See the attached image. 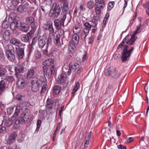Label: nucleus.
Here are the masks:
<instances>
[{"label": "nucleus", "instance_id": "nucleus-1", "mask_svg": "<svg viewBox=\"0 0 149 149\" xmlns=\"http://www.w3.org/2000/svg\"><path fill=\"white\" fill-rule=\"evenodd\" d=\"M128 47V46H124L123 47V50L121 57V61L123 62H125L129 60L131 54L134 49V47H131L129 50H127Z\"/></svg>", "mask_w": 149, "mask_h": 149}, {"label": "nucleus", "instance_id": "nucleus-2", "mask_svg": "<svg viewBox=\"0 0 149 149\" xmlns=\"http://www.w3.org/2000/svg\"><path fill=\"white\" fill-rule=\"evenodd\" d=\"M104 74L106 76L110 75L112 77L115 78H118L120 75L116 68L113 67H111L105 70Z\"/></svg>", "mask_w": 149, "mask_h": 149}, {"label": "nucleus", "instance_id": "nucleus-3", "mask_svg": "<svg viewBox=\"0 0 149 149\" xmlns=\"http://www.w3.org/2000/svg\"><path fill=\"white\" fill-rule=\"evenodd\" d=\"M53 5H55V6L54 8L53 7L50 10L49 13V15L50 17L57 18L58 17L61 12V7L59 5H56L55 4Z\"/></svg>", "mask_w": 149, "mask_h": 149}, {"label": "nucleus", "instance_id": "nucleus-4", "mask_svg": "<svg viewBox=\"0 0 149 149\" xmlns=\"http://www.w3.org/2000/svg\"><path fill=\"white\" fill-rule=\"evenodd\" d=\"M20 110V106H18L16 107L15 112L11 117V120L8 119L6 120L5 122V125L7 126H9L12 124L13 121L15 120L18 116Z\"/></svg>", "mask_w": 149, "mask_h": 149}, {"label": "nucleus", "instance_id": "nucleus-5", "mask_svg": "<svg viewBox=\"0 0 149 149\" xmlns=\"http://www.w3.org/2000/svg\"><path fill=\"white\" fill-rule=\"evenodd\" d=\"M29 116L26 114H22L15 121V124L18 125L19 123L24 124L29 119Z\"/></svg>", "mask_w": 149, "mask_h": 149}, {"label": "nucleus", "instance_id": "nucleus-6", "mask_svg": "<svg viewBox=\"0 0 149 149\" xmlns=\"http://www.w3.org/2000/svg\"><path fill=\"white\" fill-rule=\"evenodd\" d=\"M27 82L25 80L23 77L19 78L17 82V87L20 88H23L25 87L27 85Z\"/></svg>", "mask_w": 149, "mask_h": 149}, {"label": "nucleus", "instance_id": "nucleus-7", "mask_svg": "<svg viewBox=\"0 0 149 149\" xmlns=\"http://www.w3.org/2000/svg\"><path fill=\"white\" fill-rule=\"evenodd\" d=\"M17 135L15 132H13L11 133L9 136L8 139L6 140L7 143L8 144H12L15 141Z\"/></svg>", "mask_w": 149, "mask_h": 149}, {"label": "nucleus", "instance_id": "nucleus-8", "mask_svg": "<svg viewBox=\"0 0 149 149\" xmlns=\"http://www.w3.org/2000/svg\"><path fill=\"white\" fill-rule=\"evenodd\" d=\"M44 27L45 29L49 30L50 36H54L55 35L56 32L54 31L52 23H47L44 25Z\"/></svg>", "mask_w": 149, "mask_h": 149}, {"label": "nucleus", "instance_id": "nucleus-9", "mask_svg": "<svg viewBox=\"0 0 149 149\" xmlns=\"http://www.w3.org/2000/svg\"><path fill=\"white\" fill-rule=\"evenodd\" d=\"M47 40L46 37L44 36L39 37L38 39V45L40 48H42L46 44V41Z\"/></svg>", "mask_w": 149, "mask_h": 149}, {"label": "nucleus", "instance_id": "nucleus-10", "mask_svg": "<svg viewBox=\"0 0 149 149\" xmlns=\"http://www.w3.org/2000/svg\"><path fill=\"white\" fill-rule=\"evenodd\" d=\"M66 76L65 74H61L56 79L57 82L58 84H62L65 80Z\"/></svg>", "mask_w": 149, "mask_h": 149}, {"label": "nucleus", "instance_id": "nucleus-11", "mask_svg": "<svg viewBox=\"0 0 149 149\" xmlns=\"http://www.w3.org/2000/svg\"><path fill=\"white\" fill-rule=\"evenodd\" d=\"M32 90L33 91L36 92L39 90V85L36 81H33L31 83Z\"/></svg>", "mask_w": 149, "mask_h": 149}, {"label": "nucleus", "instance_id": "nucleus-12", "mask_svg": "<svg viewBox=\"0 0 149 149\" xmlns=\"http://www.w3.org/2000/svg\"><path fill=\"white\" fill-rule=\"evenodd\" d=\"M13 70H15V75H17V73L18 72L23 73L25 71V69L22 65H19L17 67L13 69Z\"/></svg>", "mask_w": 149, "mask_h": 149}, {"label": "nucleus", "instance_id": "nucleus-13", "mask_svg": "<svg viewBox=\"0 0 149 149\" xmlns=\"http://www.w3.org/2000/svg\"><path fill=\"white\" fill-rule=\"evenodd\" d=\"M10 43L17 46H20L21 45L20 41L15 38H13L10 39Z\"/></svg>", "mask_w": 149, "mask_h": 149}, {"label": "nucleus", "instance_id": "nucleus-14", "mask_svg": "<svg viewBox=\"0 0 149 149\" xmlns=\"http://www.w3.org/2000/svg\"><path fill=\"white\" fill-rule=\"evenodd\" d=\"M69 67H64L63 68V71L65 73H67L68 75L70 74L71 72V70L73 69L72 65V63L69 64Z\"/></svg>", "mask_w": 149, "mask_h": 149}, {"label": "nucleus", "instance_id": "nucleus-15", "mask_svg": "<svg viewBox=\"0 0 149 149\" xmlns=\"http://www.w3.org/2000/svg\"><path fill=\"white\" fill-rule=\"evenodd\" d=\"M26 22L28 24H29L32 29L33 28L35 24L34 19L33 17H29L26 18Z\"/></svg>", "mask_w": 149, "mask_h": 149}, {"label": "nucleus", "instance_id": "nucleus-16", "mask_svg": "<svg viewBox=\"0 0 149 149\" xmlns=\"http://www.w3.org/2000/svg\"><path fill=\"white\" fill-rule=\"evenodd\" d=\"M6 84L4 80H1L0 81V93H3L5 90Z\"/></svg>", "mask_w": 149, "mask_h": 149}, {"label": "nucleus", "instance_id": "nucleus-17", "mask_svg": "<svg viewBox=\"0 0 149 149\" xmlns=\"http://www.w3.org/2000/svg\"><path fill=\"white\" fill-rule=\"evenodd\" d=\"M80 87L79 83V82H77L76 83L72 91L71 92L72 97H74V96L75 93L78 91Z\"/></svg>", "mask_w": 149, "mask_h": 149}, {"label": "nucleus", "instance_id": "nucleus-18", "mask_svg": "<svg viewBox=\"0 0 149 149\" xmlns=\"http://www.w3.org/2000/svg\"><path fill=\"white\" fill-rule=\"evenodd\" d=\"M61 87L60 86L56 85L54 87L53 94L54 95L58 94L60 92Z\"/></svg>", "mask_w": 149, "mask_h": 149}, {"label": "nucleus", "instance_id": "nucleus-19", "mask_svg": "<svg viewBox=\"0 0 149 149\" xmlns=\"http://www.w3.org/2000/svg\"><path fill=\"white\" fill-rule=\"evenodd\" d=\"M6 54L8 59L11 61H13L14 60L15 58V56L14 54L12 52H6Z\"/></svg>", "mask_w": 149, "mask_h": 149}, {"label": "nucleus", "instance_id": "nucleus-20", "mask_svg": "<svg viewBox=\"0 0 149 149\" xmlns=\"http://www.w3.org/2000/svg\"><path fill=\"white\" fill-rule=\"evenodd\" d=\"M136 38V37L134 35L132 34L130 39L127 41L126 40V41L125 42H126L128 45H132L134 42Z\"/></svg>", "mask_w": 149, "mask_h": 149}, {"label": "nucleus", "instance_id": "nucleus-21", "mask_svg": "<svg viewBox=\"0 0 149 149\" xmlns=\"http://www.w3.org/2000/svg\"><path fill=\"white\" fill-rule=\"evenodd\" d=\"M129 35H127L123 39V41L121 42L120 44L118 45L117 48V49H119L121 48H122L123 49V47L124 46H127V45H124V44L125 42L127 40L129 39Z\"/></svg>", "mask_w": 149, "mask_h": 149}, {"label": "nucleus", "instance_id": "nucleus-22", "mask_svg": "<svg viewBox=\"0 0 149 149\" xmlns=\"http://www.w3.org/2000/svg\"><path fill=\"white\" fill-rule=\"evenodd\" d=\"M129 35H127L123 39V41L121 42L120 44L118 45L117 48V49H119L121 48H122L123 49V47L124 46H127V45H124V44L125 42L127 40L129 39Z\"/></svg>", "mask_w": 149, "mask_h": 149}, {"label": "nucleus", "instance_id": "nucleus-23", "mask_svg": "<svg viewBox=\"0 0 149 149\" xmlns=\"http://www.w3.org/2000/svg\"><path fill=\"white\" fill-rule=\"evenodd\" d=\"M27 10V8L25 5H20L17 8L18 13H23Z\"/></svg>", "mask_w": 149, "mask_h": 149}, {"label": "nucleus", "instance_id": "nucleus-24", "mask_svg": "<svg viewBox=\"0 0 149 149\" xmlns=\"http://www.w3.org/2000/svg\"><path fill=\"white\" fill-rule=\"evenodd\" d=\"M95 4L97 6L103 8L104 6V0H95Z\"/></svg>", "mask_w": 149, "mask_h": 149}, {"label": "nucleus", "instance_id": "nucleus-25", "mask_svg": "<svg viewBox=\"0 0 149 149\" xmlns=\"http://www.w3.org/2000/svg\"><path fill=\"white\" fill-rule=\"evenodd\" d=\"M54 60L52 59H49L45 60L43 62V64L44 65L49 66L53 64L54 62Z\"/></svg>", "mask_w": 149, "mask_h": 149}, {"label": "nucleus", "instance_id": "nucleus-26", "mask_svg": "<svg viewBox=\"0 0 149 149\" xmlns=\"http://www.w3.org/2000/svg\"><path fill=\"white\" fill-rule=\"evenodd\" d=\"M17 54L18 59L22 58L24 56V51L23 49H19L17 50Z\"/></svg>", "mask_w": 149, "mask_h": 149}, {"label": "nucleus", "instance_id": "nucleus-27", "mask_svg": "<svg viewBox=\"0 0 149 149\" xmlns=\"http://www.w3.org/2000/svg\"><path fill=\"white\" fill-rule=\"evenodd\" d=\"M19 25L18 22L16 21L11 23L10 24V27L12 29L14 30L17 28Z\"/></svg>", "mask_w": 149, "mask_h": 149}, {"label": "nucleus", "instance_id": "nucleus-28", "mask_svg": "<svg viewBox=\"0 0 149 149\" xmlns=\"http://www.w3.org/2000/svg\"><path fill=\"white\" fill-rule=\"evenodd\" d=\"M34 70L33 69H30L27 72L26 77L27 79H29L32 77L34 73Z\"/></svg>", "mask_w": 149, "mask_h": 149}, {"label": "nucleus", "instance_id": "nucleus-29", "mask_svg": "<svg viewBox=\"0 0 149 149\" xmlns=\"http://www.w3.org/2000/svg\"><path fill=\"white\" fill-rule=\"evenodd\" d=\"M91 135L90 134H89L86 137L85 141L84 142V147L86 148L88 147L89 144V140L91 138Z\"/></svg>", "mask_w": 149, "mask_h": 149}, {"label": "nucleus", "instance_id": "nucleus-30", "mask_svg": "<svg viewBox=\"0 0 149 149\" xmlns=\"http://www.w3.org/2000/svg\"><path fill=\"white\" fill-rule=\"evenodd\" d=\"M3 37L4 39L7 40L10 38V33L8 30L6 31L3 34Z\"/></svg>", "mask_w": 149, "mask_h": 149}, {"label": "nucleus", "instance_id": "nucleus-31", "mask_svg": "<svg viewBox=\"0 0 149 149\" xmlns=\"http://www.w3.org/2000/svg\"><path fill=\"white\" fill-rule=\"evenodd\" d=\"M46 106L47 108L49 109H52L54 106L53 103L51 99L48 98L47 101Z\"/></svg>", "mask_w": 149, "mask_h": 149}, {"label": "nucleus", "instance_id": "nucleus-32", "mask_svg": "<svg viewBox=\"0 0 149 149\" xmlns=\"http://www.w3.org/2000/svg\"><path fill=\"white\" fill-rule=\"evenodd\" d=\"M72 40L74 43L77 44L79 40V36L76 33L74 34L72 36Z\"/></svg>", "mask_w": 149, "mask_h": 149}, {"label": "nucleus", "instance_id": "nucleus-33", "mask_svg": "<svg viewBox=\"0 0 149 149\" xmlns=\"http://www.w3.org/2000/svg\"><path fill=\"white\" fill-rule=\"evenodd\" d=\"M20 29L22 31L26 32L29 30V27L26 24L25 25H22L21 26Z\"/></svg>", "mask_w": 149, "mask_h": 149}, {"label": "nucleus", "instance_id": "nucleus-34", "mask_svg": "<svg viewBox=\"0 0 149 149\" xmlns=\"http://www.w3.org/2000/svg\"><path fill=\"white\" fill-rule=\"evenodd\" d=\"M47 85L46 84H44L42 86L40 92V94L43 95L46 91L47 89Z\"/></svg>", "mask_w": 149, "mask_h": 149}, {"label": "nucleus", "instance_id": "nucleus-35", "mask_svg": "<svg viewBox=\"0 0 149 149\" xmlns=\"http://www.w3.org/2000/svg\"><path fill=\"white\" fill-rule=\"evenodd\" d=\"M66 15L65 14L61 18L60 21V24L61 26H64V22L66 18Z\"/></svg>", "mask_w": 149, "mask_h": 149}, {"label": "nucleus", "instance_id": "nucleus-36", "mask_svg": "<svg viewBox=\"0 0 149 149\" xmlns=\"http://www.w3.org/2000/svg\"><path fill=\"white\" fill-rule=\"evenodd\" d=\"M29 39V37L27 35H24L21 38V40L24 42H26Z\"/></svg>", "mask_w": 149, "mask_h": 149}, {"label": "nucleus", "instance_id": "nucleus-37", "mask_svg": "<svg viewBox=\"0 0 149 149\" xmlns=\"http://www.w3.org/2000/svg\"><path fill=\"white\" fill-rule=\"evenodd\" d=\"M54 25L56 29H59L60 28V22L58 19H56L54 21Z\"/></svg>", "mask_w": 149, "mask_h": 149}, {"label": "nucleus", "instance_id": "nucleus-38", "mask_svg": "<svg viewBox=\"0 0 149 149\" xmlns=\"http://www.w3.org/2000/svg\"><path fill=\"white\" fill-rule=\"evenodd\" d=\"M83 24L85 27L84 28L90 30L91 28H92V26H91L88 22H86L84 23Z\"/></svg>", "mask_w": 149, "mask_h": 149}, {"label": "nucleus", "instance_id": "nucleus-39", "mask_svg": "<svg viewBox=\"0 0 149 149\" xmlns=\"http://www.w3.org/2000/svg\"><path fill=\"white\" fill-rule=\"evenodd\" d=\"M81 30V28L77 26H75L73 29V31L75 33H79Z\"/></svg>", "mask_w": 149, "mask_h": 149}, {"label": "nucleus", "instance_id": "nucleus-40", "mask_svg": "<svg viewBox=\"0 0 149 149\" xmlns=\"http://www.w3.org/2000/svg\"><path fill=\"white\" fill-rule=\"evenodd\" d=\"M75 48V45L73 43H71L68 46V49L71 52H72Z\"/></svg>", "mask_w": 149, "mask_h": 149}, {"label": "nucleus", "instance_id": "nucleus-41", "mask_svg": "<svg viewBox=\"0 0 149 149\" xmlns=\"http://www.w3.org/2000/svg\"><path fill=\"white\" fill-rule=\"evenodd\" d=\"M6 72V70L4 68H0V77L4 76Z\"/></svg>", "mask_w": 149, "mask_h": 149}, {"label": "nucleus", "instance_id": "nucleus-42", "mask_svg": "<svg viewBox=\"0 0 149 149\" xmlns=\"http://www.w3.org/2000/svg\"><path fill=\"white\" fill-rule=\"evenodd\" d=\"M141 26H142L140 24L137 26L136 27L137 29L136 30L134 31V33L133 35H134L135 36L137 33L140 32L141 31Z\"/></svg>", "mask_w": 149, "mask_h": 149}, {"label": "nucleus", "instance_id": "nucleus-43", "mask_svg": "<svg viewBox=\"0 0 149 149\" xmlns=\"http://www.w3.org/2000/svg\"><path fill=\"white\" fill-rule=\"evenodd\" d=\"M6 50V52H11L12 51H13L14 49L13 46L10 45L7 46Z\"/></svg>", "mask_w": 149, "mask_h": 149}, {"label": "nucleus", "instance_id": "nucleus-44", "mask_svg": "<svg viewBox=\"0 0 149 149\" xmlns=\"http://www.w3.org/2000/svg\"><path fill=\"white\" fill-rule=\"evenodd\" d=\"M94 2L92 1H89L87 3V6L89 9H92L94 6Z\"/></svg>", "mask_w": 149, "mask_h": 149}, {"label": "nucleus", "instance_id": "nucleus-45", "mask_svg": "<svg viewBox=\"0 0 149 149\" xmlns=\"http://www.w3.org/2000/svg\"><path fill=\"white\" fill-rule=\"evenodd\" d=\"M114 2L112 1L109 2L108 5V9L109 10H110L114 6Z\"/></svg>", "mask_w": 149, "mask_h": 149}, {"label": "nucleus", "instance_id": "nucleus-46", "mask_svg": "<svg viewBox=\"0 0 149 149\" xmlns=\"http://www.w3.org/2000/svg\"><path fill=\"white\" fill-rule=\"evenodd\" d=\"M60 36L59 35H57L55 39L54 42L58 45H60Z\"/></svg>", "mask_w": 149, "mask_h": 149}, {"label": "nucleus", "instance_id": "nucleus-47", "mask_svg": "<svg viewBox=\"0 0 149 149\" xmlns=\"http://www.w3.org/2000/svg\"><path fill=\"white\" fill-rule=\"evenodd\" d=\"M41 56V53L40 51H37L35 53L34 56L36 59H38L40 58Z\"/></svg>", "mask_w": 149, "mask_h": 149}, {"label": "nucleus", "instance_id": "nucleus-48", "mask_svg": "<svg viewBox=\"0 0 149 149\" xmlns=\"http://www.w3.org/2000/svg\"><path fill=\"white\" fill-rule=\"evenodd\" d=\"M134 138L133 137L127 138L126 139L125 142L126 143H130L134 140Z\"/></svg>", "mask_w": 149, "mask_h": 149}, {"label": "nucleus", "instance_id": "nucleus-49", "mask_svg": "<svg viewBox=\"0 0 149 149\" xmlns=\"http://www.w3.org/2000/svg\"><path fill=\"white\" fill-rule=\"evenodd\" d=\"M102 8L97 6L95 8V11L96 13L97 14H99L101 12V8Z\"/></svg>", "mask_w": 149, "mask_h": 149}, {"label": "nucleus", "instance_id": "nucleus-50", "mask_svg": "<svg viewBox=\"0 0 149 149\" xmlns=\"http://www.w3.org/2000/svg\"><path fill=\"white\" fill-rule=\"evenodd\" d=\"M43 72L44 75H47V72L48 70V67L47 66H44L42 67Z\"/></svg>", "mask_w": 149, "mask_h": 149}, {"label": "nucleus", "instance_id": "nucleus-51", "mask_svg": "<svg viewBox=\"0 0 149 149\" xmlns=\"http://www.w3.org/2000/svg\"><path fill=\"white\" fill-rule=\"evenodd\" d=\"M4 58V54L3 51L0 49V60L2 61Z\"/></svg>", "mask_w": 149, "mask_h": 149}, {"label": "nucleus", "instance_id": "nucleus-52", "mask_svg": "<svg viewBox=\"0 0 149 149\" xmlns=\"http://www.w3.org/2000/svg\"><path fill=\"white\" fill-rule=\"evenodd\" d=\"M13 76H6L4 79L6 80L11 81L13 80Z\"/></svg>", "mask_w": 149, "mask_h": 149}, {"label": "nucleus", "instance_id": "nucleus-53", "mask_svg": "<svg viewBox=\"0 0 149 149\" xmlns=\"http://www.w3.org/2000/svg\"><path fill=\"white\" fill-rule=\"evenodd\" d=\"M87 35H86V34H85V33L81 31V38L82 40H84Z\"/></svg>", "mask_w": 149, "mask_h": 149}, {"label": "nucleus", "instance_id": "nucleus-54", "mask_svg": "<svg viewBox=\"0 0 149 149\" xmlns=\"http://www.w3.org/2000/svg\"><path fill=\"white\" fill-rule=\"evenodd\" d=\"M52 42V39L50 38H48L47 40V42L46 45V47L47 48L48 47V45H50Z\"/></svg>", "mask_w": 149, "mask_h": 149}, {"label": "nucleus", "instance_id": "nucleus-55", "mask_svg": "<svg viewBox=\"0 0 149 149\" xmlns=\"http://www.w3.org/2000/svg\"><path fill=\"white\" fill-rule=\"evenodd\" d=\"M41 121L40 120H38L37 121V129H39L41 125Z\"/></svg>", "mask_w": 149, "mask_h": 149}, {"label": "nucleus", "instance_id": "nucleus-56", "mask_svg": "<svg viewBox=\"0 0 149 149\" xmlns=\"http://www.w3.org/2000/svg\"><path fill=\"white\" fill-rule=\"evenodd\" d=\"M90 31V30L88 29L84 28L82 32L85 33V34H86V35H88L89 33V31Z\"/></svg>", "mask_w": 149, "mask_h": 149}, {"label": "nucleus", "instance_id": "nucleus-57", "mask_svg": "<svg viewBox=\"0 0 149 149\" xmlns=\"http://www.w3.org/2000/svg\"><path fill=\"white\" fill-rule=\"evenodd\" d=\"M51 72L49 73L50 75H51L53 74L55 72V69L54 66H52L50 68Z\"/></svg>", "mask_w": 149, "mask_h": 149}, {"label": "nucleus", "instance_id": "nucleus-58", "mask_svg": "<svg viewBox=\"0 0 149 149\" xmlns=\"http://www.w3.org/2000/svg\"><path fill=\"white\" fill-rule=\"evenodd\" d=\"M40 81L42 83L45 82L47 81V79L45 77H42L40 78Z\"/></svg>", "mask_w": 149, "mask_h": 149}, {"label": "nucleus", "instance_id": "nucleus-59", "mask_svg": "<svg viewBox=\"0 0 149 149\" xmlns=\"http://www.w3.org/2000/svg\"><path fill=\"white\" fill-rule=\"evenodd\" d=\"M33 45H29V52L31 53L32 52V50L33 49Z\"/></svg>", "mask_w": 149, "mask_h": 149}, {"label": "nucleus", "instance_id": "nucleus-60", "mask_svg": "<svg viewBox=\"0 0 149 149\" xmlns=\"http://www.w3.org/2000/svg\"><path fill=\"white\" fill-rule=\"evenodd\" d=\"M118 149H126V146H123L121 144L118 145Z\"/></svg>", "mask_w": 149, "mask_h": 149}, {"label": "nucleus", "instance_id": "nucleus-61", "mask_svg": "<svg viewBox=\"0 0 149 149\" xmlns=\"http://www.w3.org/2000/svg\"><path fill=\"white\" fill-rule=\"evenodd\" d=\"M61 126V124L60 123H59L57 126L56 129L55 131V132L57 133V132L60 130V127Z\"/></svg>", "mask_w": 149, "mask_h": 149}, {"label": "nucleus", "instance_id": "nucleus-62", "mask_svg": "<svg viewBox=\"0 0 149 149\" xmlns=\"http://www.w3.org/2000/svg\"><path fill=\"white\" fill-rule=\"evenodd\" d=\"M13 108L12 107L8 108L7 109V112L8 113L11 114L12 112Z\"/></svg>", "mask_w": 149, "mask_h": 149}, {"label": "nucleus", "instance_id": "nucleus-63", "mask_svg": "<svg viewBox=\"0 0 149 149\" xmlns=\"http://www.w3.org/2000/svg\"><path fill=\"white\" fill-rule=\"evenodd\" d=\"M12 3L13 4H15V5H17L19 3H20L19 0H13L12 1Z\"/></svg>", "mask_w": 149, "mask_h": 149}, {"label": "nucleus", "instance_id": "nucleus-64", "mask_svg": "<svg viewBox=\"0 0 149 149\" xmlns=\"http://www.w3.org/2000/svg\"><path fill=\"white\" fill-rule=\"evenodd\" d=\"M79 66V64L75 63H74L73 65V67L74 69H75L78 68Z\"/></svg>", "mask_w": 149, "mask_h": 149}]
</instances>
